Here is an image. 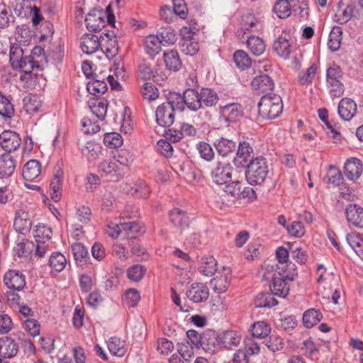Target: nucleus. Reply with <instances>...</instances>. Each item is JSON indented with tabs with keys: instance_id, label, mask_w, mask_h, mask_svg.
I'll list each match as a JSON object with an SVG mask.
<instances>
[{
	"instance_id": "11",
	"label": "nucleus",
	"mask_w": 363,
	"mask_h": 363,
	"mask_svg": "<svg viewBox=\"0 0 363 363\" xmlns=\"http://www.w3.org/2000/svg\"><path fill=\"white\" fill-rule=\"evenodd\" d=\"M187 298L195 303L206 301L209 296L208 288L201 283H193L186 291Z\"/></svg>"
},
{
	"instance_id": "24",
	"label": "nucleus",
	"mask_w": 363,
	"mask_h": 363,
	"mask_svg": "<svg viewBox=\"0 0 363 363\" xmlns=\"http://www.w3.org/2000/svg\"><path fill=\"white\" fill-rule=\"evenodd\" d=\"M18 351V344L9 337L0 338V356L4 358L14 357Z\"/></svg>"
},
{
	"instance_id": "19",
	"label": "nucleus",
	"mask_w": 363,
	"mask_h": 363,
	"mask_svg": "<svg viewBox=\"0 0 363 363\" xmlns=\"http://www.w3.org/2000/svg\"><path fill=\"white\" fill-rule=\"evenodd\" d=\"M357 113V104L352 99L343 98L338 105V113L344 121H350Z\"/></svg>"
},
{
	"instance_id": "20",
	"label": "nucleus",
	"mask_w": 363,
	"mask_h": 363,
	"mask_svg": "<svg viewBox=\"0 0 363 363\" xmlns=\"http://www.w3.org/2000/svg\"><path fill=\"white\" fill-rule=\"evenodd\" d=\"M347 221L358 228H363V208L357 204H349L345 210Z\"/></svg>"
},
{
	"instance_id": "63",
	"label": "nucleus",
	"mask_w": 363,
	"mask_h": 363,
	"mask_svg": "<svg viewBox=\"0 0 363 363\" xmlns=\"http://www.w3.org/2000/svg\"><path fill=\"white\" fill-rule=\"evenodd\" d=\"M343 77V72L340 66L333 65L326 72L327 83L337 82L341 81Z\"/></svg>"
},
{
	"instance_id": "56",
	"label": "nucleus",
	"mask_w": 363,
	"mask_h": 363,
	"mask_svg": "<svg viewBox=\"0 0 363 363\" xmlns=\"http://www.w3.org/2000/svg\"><path fill=\"white\" fill-rule=\"evenodd\" d=\"M72 252L77 262H85L89 258L87 247L81 242H75L72 245Z\"/></svg>"
},
{
	"instance_id": "18",
	"label": "nucleus",
	"mask_w": 363,
	"mask_h": 363,
	"mask_svg": "<svg viewBox=\"0 0 363 363\" xmlns=\"http://www.w3.org/2000/svg\"><path fill=\"white\" fill-rule=\"evenodd\" d=\"M363 166L360 160L352 157L347 160L344 166L345 177L350 180H356L362 174Z\"/></svg>"
},
{
	"instance_id": "2",
	"label": "nucleus",
	"mask_w": 363,
	"mask_h": 363,
	"mask_svg": "<svg viewBox=\"0 0 363 363\" xmlns=\"http://www.w3.org/2000/svg\"><path fill=\"white\" fill-rule=\"evenodd\" d=\"M282 110L281 98L275 94H264L258 104L259 114L263 118H276L280 116Z\"/></svg>"
},
{
	"instance_id": "1",
	"label": "nucleus",
	"mask_w": 363,
	"mask_h": 363,
	"mask_svg": "<svg viewBox=\"0 0 363 363\" xmlns=\"http://www.w3.org/2000/svg\"><path fill=\"white\" fill-rule=\"evenodd\" d=\"M289 267L287 269L280 267L279 271H277L273 275L270 289L276 296H286L289 291V282L294 281L297 276L295 265H289Z\"/></svg>"
},
{
	"instance_id": "36",
	"label": "nucleus",
	"mask_w": 363,
	"mask_h": 363,
	"mask_svg": "<svg viewBox=\"0 0 363 363\" xmlns=\"http://www.w3.org/2000/svg\"><path fill=\"white\" fill-rule=\"evenodd\" d=\"M82 154L89 161H94L99 155L101 151V147L99 144L87 141L81 148Z\"/></svg>"
},
{
	"instance_id": "51",
	"label": "nucleus",
	"mask_w": 363,
	"mask_h": 363,
	"mask_svg": "<svg viewBox=\"0 0 363 363\" xmlns=\"http://www.w3.org/2000/svg\"><path fill=\"white\" fill-rule=\"evenodd\" d=\"M14 112L11 99L0 93V115L4 118H11L14 115Z\"/></svg>"
},
{
	"instance_id": "14",
	"label": "nucleus",
	"mask_w": 363,
	"mask_h": 363,
	"mask_svg": "<svg viewBox=\"0 0 363 363\" xmlns=\"http://www.w3.org/2000/svg\"><path fill=\"white\" fill-rule=\"evenodd\" d=\"M32 222L29 214L22 210L16 212L13 227L16 231L22 235H27L30 233Z\"/></svg>"
},
{
	"instance_id": "10",
	"label": "nucleus",
	"mask_w": 363,
	"mask_h": 363,
	"mask_svg": "<svg viewBox=\"0 0 363 363\" xmlns=\"http://www.w3.org/2000/svg\"><path fill=\"white\" fill-rule=\"evenodd\" d=\"M21 144L19 135L11 130H4L0 135V145L7 152L17 150Z\"/></svg>"
},
{
	"instance_id": "31",
	"label": "nucleus",
	"mask_w": 363,
	"mask_h": 363,
	"mask_svg": "<svg viewBox=\"0 0 363 363\" xmlns=\"http://www.w3.org/2000/svg\"><path fill=\"white\" fill-rule=\"evenodd\" d=\"M213 144L218 153L223 157L228 156L236 148L235 141L223 137L217 139Z\"/></svg>"
},
{
	"instance_id": "3",
	"label": "nucleus",
	"mask_w": 363,
	"mask_h": 363,
	"mask_svg": "<svg viewBox=\"0 0 363 363\" xmlns=\"http://www.w3.org/2000/svg\"><path fill=\"white\" fill-rule=\"evenodd\" d=\"M269 173V165L266 158L256 157L247 164L245 172L246 179L251 185L261 184Z\"/></svg>"
},
{
	"instance_id": "26",
	"label": "nucleus",
	"mask_w": 363,
	"mask_h": 363,
	"mask_svg": "<svg viewBox=\"0 0 363 363\" xmlns=\"http://www.w3.org/2000/svg\"><path fill=\"white\" fill-rule=\"evenodd\" d=\"M224 191L232 196L238 198L250 197V194H254L253 189L250 187H245L242 190L241 183L239 181L233 182L228 184H226Z\"/></svg>"
},
{
	"instance_id": "48",
	"label": "nucleus",
	"mask_w": 363,
	"mask_h": 363,
	"mask_svg": "<svg viewBox=\"0 0 363 363\" xmlns=\"http://www.w3.org/2000/svg\"><path fill=\"white\" fill-rule=\"evenodd\" d=\"M140 300V294L139 291L134 288L127 289L122 296L123 304L128 308L135 307Z\"/></svg>"
},
{
	"instance_id": "52",
	"label": "nucleus",
	"mask_w": 363,
	"mask_h": 363,
	"mask_svg": "<svg viewBox=\"0 0 363 363\" xmlns=\"http://www.w3.org/2000/svg\"><path fill=\"white\" fill-rule=\"evenodd\" d=\"M346 240L350 246L358 255H363V238L357 233H349Z\"/></svg>"
},
{
	"instance_id": "64",
	"label": "nucleus",
	"mask_w": 363,
	"mask_h": 363,
	"mask_svg": "<svg viewBox=\"0 0 363 363\" xmlns=\"http://www.w3.org/2000/svg\"><path fill=\"white\" fill-rule=\"evenodd\" d=\"M33 243L27 239H22L17 242L14 250L18 257L28 256L33 250Z\"/></svg>"
},
{
	"instance_id": "22",
	"label": "nucleus",
	"mask_w": 363,
	"mask_h": 363,
	"mask_svg": "<svg viewBox=\"0 0 363 363\" xmlns=\"http://www.w3.org/2000/svg\"><path fill=\"white\" fill-rule=\"evenodd\" d=\"M16 161L12 155L4 153L0 155V178L11 177L16 169Z\"/></svg>"
},
{
	"instance_id": "54",
	"label": "nucleus",
	"mask_w": 363,
	"mask_h": 363,
	"mask_svg": "<svg viewBox=\"0 0 363 363\" xmlns=\"http://www.w3.org/2000/svg\"><path fill=\"white\" fill-rule=\"evenodd\" d=\"M271 332L269 325L264 321L255 323L252 326V334L257 338H264L269 335Z\"/></svg>"
},
{
	"instance_id": "32",
	"label": "nucleus",
	"mask_w": 363,
	"mask_h": 363,
	"mask_svg": "<svg viewBox=\"0 0 363 363\" xmlns=\"http://www.w3.org/2000/svg\"><path fill=\"white\" fill-rule=\"evenodd\" d=\"M41 166L37 160H30L24 166L23 169V177L25 180L32 181L36 179L40 174Z\"/></svg>"
},
{
	"instance_id": "43",
	"label": "nucleus",
	"mask_w": 363,
	"mask_h": 363,
	"mask_svg": "<svg viewBox=\"0 0 363 363\" xmlns=\"http://www.w3.org/2000/svg\"><path fill=\"white\" fill-rule=\"evenodd\" d=\"M288 0H277L273 11L279 18L284 19L291 16V6Z\"/></svg>"
},
{
	"instance_id": "8",
	"label": "nucleus",
	"mask_w": 363,
	"mask_h": 363,
	"mask_svg": "<svg viewBox=\"0 0 363 363\" xmlns=\"http://www.w3.org/2000/svg\"><path fill=\"white\" fill-rule=\"evenodd\" d=\"M242 340V335L237 330H225L217 335L218 345L226 349L238 347Z\"/></svg>"
},
{
	"instance_id": "50",
	"label": "nucleus",
	"mask_w": 363,
	"mask_h": 363,
	"mask_svg": "<svg viewBox=\"0 0 363 363\" xmlns=\"http://www.w3.org/2000/svg\"><path fill=\"white\" fill-rule=\"evenodd\" d=\"M86 89L90 94L99 96L107 91L108 87L104 80L94 79L87 83Z\"/></svg>"
},
{
	"instance_id": "34",
	"label": "nucleus",
	"mask_w": 363,
	"mask_h": 363,
	"mask_svg": "<svg viewBox=\"0 0 363 363\" xmlns=\"http://www.w3.org/2000/svg\"><path fill=\"white\" fill-rule=\"evenodd\" d=\"M199 272L204 276H212L219 269L217 268V262L213 257H204L201 259Z\"/></svg>"
},
{
	"instance_id": "30",
	"label": "nucleus",
	"mask_w": 363,
	"mask_h": 363,
	"mask_svg": "<svg viewBox=\"0 0 363 363\" xmlns=\"http://www.w3.org/2000/svg\"><path fill=\"white\" fill-rule=\"evenodd\" d=\"M252 149L246 141L239 143L236 157L234 158V164L238 167H242L250 157Z\"/></svg>"
},
{
	"instance_id": "16",
	"label": "nucleus",
	"mask_w": 363,
	"mask_h": 363,
	"mask_svg": "<svg viewBox=\"0 0 363 363\" xmlns=\"http://www.w3.org/2000/svg\"><path fill=\"white\" fill-rule=\"evenodd\" d=\"M261 26L260 22L252 14H246L242 16V26L237 30L236 35L240 38H245V35L247 32H252L257 30Z\"/></svg>"
},
{
	"instance_id": "17",
	"label": "nucleus",
	"mask_w": 363,
	"mask_h": 363,
	"mask_svg": "<svg viewBox=\"0 0 363 363\" xmlns=\"http://www.w3.org/2000/svg\"><path fill=\"white\" fill-rule=\"evenodd\" d=\"M101 47V36L86 33L81 38V48L84 53L91 55L96 52Z\"/></svg>"
},
{
	"instance_id": "13",
	"label": "nucleus",
	"mask_w": 363,
	"mask_h": 363,
	"mask_svg": "<svg viewBox=\"0 0 363 363\" xmlns=\"http://www.w3.org/2000/svg\"><path fill=\"white\" fill-rule=\"evenodd\" d=\"M252 88L257 90L259 93L268 94H273L274 83L273 79L267 74L257 76L251 82Z\"/></svg>"
},
{
	"instance_id": "44",
	"label": "nucleus",
	"mask_w": 363,
	"mask_h": 363,
	"mask_svg": "<svg viewBox=\"0 0 363 363\" xmlns=\"http://www.w3.org/2000/svg\"><path fill=\"white\" fill-rule=\"evenodd\" d=\"M342 30L340 26H333L330 34L328 42V48L332 51H337L340 49L342 41Z\"/></svg>"
},
{
	"instance_id": "7",
	"label": "nucleus",
	"mask_w": 363,
	"mask_h": 363,
	"mask_svg": "<svg viewBox=\"0 0 363 363\" xmlns=\"http://www.w3.org/2000/svg\"><path fill=\"white\" fill-rule=\"evenodd\" d=\"M100 48L108 59H112L118 55L119 46L116 36L113 32L103 33L101 35Z\"/></svg>"
},
{
	"instance_id": "38",
	"label": "nucleus",
	"mask_w": 363,
	"mask_h": 363,
	"mask_svg": "<svg viewBox=\"0 0 363 363\" xmlns=\"http://www.w3.org/2000/svg\"><path fill=\"white\" fill-rule=\"evenodd\" d=\"M247 46L249 50L256 56H259L264 53L266 45L264 40L255 35L247 36Z\"/></svg>"
},
{
	"instance_id": "27",
	"label": "nucleus",
	"mask_w": 363,
	"mask_h": 363,
	"mask_svg": "<svg viewBox=\"0 0 363 363\" xmlns=\"http://www.w3.org/2000/svg\"><path fill=\"white\" fill-rule=\"evenodd\" d=\"M291 44L284 35L279 36L273 43V50L281 57L286 59L291 52Z\"/></svg>"
},
{
	"instance_id": "12",
	"label": "nucleus",
	"mask_w": 363,
	"mask_h": 363,
	"mask_svg": "<svg viewBox=\"0 0 363 363\" xmlns=\"http://www.w3.org/2000/svg\"><path fill=\"white\" fill-rule=\"evenodd\" d=\"M4 282L9 289L14 291L22 290L26 286L25 276L16 270L8 271L4 274Z\"/></svg>"
},
{
	"instance_id": "60",
	"label": "nucleus",
	"mask_w": 363,
	"mask_h": 363,
	"mask_svg": "<svg viewBox=\"0 0 363 363\" xmlns=\"http://www.w3.org/2000/svg\"><path fill=\"white\" fill-rule=\"evenodd\" d=\"M146 268L141 264H134L127 270L128 278L133 281H139L146 273Z\"/></svg>"
},
{
	"instance_id": "41",
	"label": "nucleus",
	"mask_w": 363,
	"mask_h": 363,
	"mask_svg": "<svg viewBox=\"0 0 363 363\" xmlns=\"http://www.w3.org/2000/svg\"><path fill=\"white\" fill-rule=\"evenodd\" d=\"M109 352L118 357H123L126 352L125 342L119 337H111L107 342Z\"/></svg>"
},
{
	"instance_id": "33",
	"label": "nucleus",
	"mask_w": 363,
	"mask_h": 363,
	"mask_svg": "<svg viewBox=\"0 0 363 363\" xmlns=\"http://www.w3.org/2000/svg\"><path fill=\"white\" fill-rule=\"evenodd\" d=\"M34 68L42 69V67L39 62L35 60L34 57L32 55L24 56L22 60L18 62L16 66L13 67L15 69H19L23 72L26 74H30Z\"/></svg>"
},
{
	"instance_id": "55",
	"label": "nucleus",
	"mask_w": 363,
	"mask_h": 363,
	"mask_svg": "<svg viewBox=\"0 0 363 363\" xmlns=\"http://www.w3.org/2000/svg\"><path fill=\"white\" fill-rule=\"evenodd\" d=\"M123 138L118 133H108L104 135V143L106 147L111 149L118 148L123 145Z\"/></svg>"
},
{
	"instance_id": "9",
	"label": "nucleus",
	"mask_w": 363,
	"mask_h": 363,
	"mask_svg": "<svg viewBox=\"0 0 363 363\" xmlns=\"http://www.w3.org/2000/svg\"><path fill=\"white\" fill-rule=\"evenodd\" d=\"M174 111L169 104L164 103L158 106L156 111V121L158 125L162 127H169L173 124L174 121Z\"/></svg>"
},
{
	"instance_id": "40",
	"label": "nucleus",
	"mask_w": 363,
	"mask_h": 363,
	"mask_svg": "<svg viewBox=\"0 0 363 363\" xmlns=\"http://www.w3.org/2000/svg\"><path fill=\"white\" fill-rule=\"evenodd\" d=\"M318 72V66L315 63H313L306 70L298 72L297 80L301 85L311 84Z\"/></svg>"
},
{
	"instance_id": "6",
	"label": "nucleus",
	"mask_w": 363,
	"mask_h": 363,
	"mask_svg": "<svg viewBox=\"0 0 363 363\" xmlns=\"http://www.w3.org/2000/svg\"><path fill=\"white\" fill-rule=\"evenodd\" d=\"M244 108L240 104H228L220 107V118L224 122L233 123L243 116Z\"/></svg>"
},
{
	"instance_id": "5",
	"label": "nucleus",
	"mask_w": 363,
	"mask_h": 363,
	"mask_svg": "<svg viewBox=\"0 0 363 363\" xmlns=\"http://www.w3.org/2000/svg\"><path fill=\"white\" fill-rule=\"evenodd\" d=\"M231 278V269L228 267H223L215 274V277L211 280L213 290L218 294H222L227 291Z\"/></svg>"
},
{
	"instance_id": "39",
	"label": "nucleus",
	"mask_w": 363,
	"mask_h": 363,
	"mask_svg": "<svg viewBox=\"0 0 363 363\" xmlns=\"http://www.w3.org/2000/svg\"><path fill=\"white\" fill-rule=\"evenodd\" d=\"M199 93L201 108L203 104L207 107L216 106L218 101L217 93L210 88H202Z\"/></svg>"
},
{
	"instance_id": "59",
	"label": "nucleus",
	"mask_w": 363,
	"mask_h": 363,
	"mask_svg": "<svg viewBox=\"0 0 363 363\" xmlns=\"http://www.w3.org/2000/svg\"><path fill=\"white\" fill-rule=\"evenodd\" d=\"M116 162L123 167H129L134 160L133 155L127 149H121L114 155Z\"/></svg>"
},
{
	"instance_id": "21",
	"label": "nucleus",
	"mask_w": 363,
	"mask_h": 363,
	"mask_svg": "<svg viewBox=\"0 0 363 363\" xmlns=\"http://www.w3.org/2000/svg\"><path fill=\"white\" fill-rule=\"evenodd\" d=\"M88 106L98 119L103 121L105 118L108 108V101L105 98L90 99Z\"/></svg>"
},
{
	"instance_id": "49",
	"label": "nucleus",
	"mask_w": 363,
	"mask_h": 363,
	"mask_svg": "<svg viewBox=\"0 0 363 363\" xmlns=\"http://www.w3.org/2000/svg\"><path fill=\"white\" fill-rule=\"evenodd\" d=\"M278 301L270 293H260L255 301L257 308H270L277 305Z\"/></svg>"
},
{
	"instance_id": "42",
	"label": "nucleus",
	"mask_w": 363,
	"mask_h": 363,
	"mask_svg": "<svg viewBox=\"0 0 363 363\" xmlns=\"http://www.w3.org/2000/svg\"><path fill=\"white\" fill-rule=\"evenodd\" d=\"M33 234L35 242H40L41 241H50L52 231L50 227L38 223L35 225Z\"/></svg>"
},
{
	"instance_id": "4",
	"label": "nucleus",
	"mask_w": 363,
	"mask_h": 363,
	"mask_svg": "<svg viewBox=\"0 0 363 363\" xmlns=\"http://www.w3.org/2000/svg\"><path fill=\"white\" fill-rule=\"evenodd\" d=\"M233 167L225 162H217L212 169L211 176L213 182L218 185L228 184L232 178Z\"/></svg>"
},
{
	"instance_id": "62",
	"label": "nucleus",
	"mask_w": 363,
	"mask_h": 363,
	"mask_svg": "<svg viewBox=\"0 0 363 363\" xmlns=\"http://www.w3.org/2000/svg\"><path fill=\"white\" fill-rule=\"evenodd\" d=\"M196 149L201 157L206 161H212L214 158V152L212 147L206 142H199L196 145Z\"/></svg>"
},
{
	"instance_id": "29",
	"label": "nucleus",
	"mask_w": 363,
	"mask_h": 363,
	"mask_svg": "<svg viewBox=\"0 0 363 363\" xmlns=\"http://www.w3.org/2000/svg\"><path fill=\"white\" fill-rule=\"evenodd\" d=\"M161 40L159 35H149L144 41L145 52L150 57H155L161 51Z\"/></svg>"
},
{
	"instance_id": "37",
	"label": "nucleus",
	"mask_w": 363,
	"mask_h": 363,
	"mask_svg": "<svg viewBox=\"0 0 363 363\" xmlns=\"http://www.w3.org/2000/svg\"><path fill=\"white\" fill-rule=\"evenodd\" d=\"M23 108L28 114H33L39 111L42 106L40 98L34 94H28L23 99Z\"/></svg>"
},
{
	"instance_id": "45",
	"label": "nucleus",
	"mask_w": 363,
	"mask_h": 363,
	"mask_svg": "<svg viewBox=\"0 0 363 363\" xmlns=\"http://www.w3.org/2000/svg\"><path fill=\"white\" fill-rule=\"evenodd\" d=\"M62 172L57 174L50 182V195L55 202H58L62 196Z\"/></svg>"
},
{
	"instance_id": "15",
	"label": "nucleus",
	"mask_w": 363,
	"mask_h": 363,
	"mask_svg": "<svg viewBox=\"0 0 363 363\" xmlns=\"http://www.w3.org/2000/svg\"><path fill=\"white\" fill-rule=\"evenodd\" d=\"M98 171L101 177H118L123 174V168L111 160L101 161L98 165Z\"/></svg>"
},
{
	"instance_id": "58",
	"label": "nucleus",
	"mask_w": 363,
	"mask_h": 363,
	"mask_svg": "<svg viewBox=\"0 0 363 363\" xmlns=\"http://www.w3.org/2000/svg\"><path fill=\"white\" fill-rule=\"evenodd\" d=\"M157 35H159L163 45H173L177 40L175 32L171 27L162 28Z\"/></svg>"
},
{
	"instance_id": "35",
	"label": "nucleus",
	"mask_w": 363,
	"mask_h": 363,
	"mask_svg": "<svg viewBox=\"0 0 363 363\" xmlns=\"http://www.w3.org/2000/svg\"><path fill=\"white\" fill-rule=\"evenodd\" d=\"M166 67L172 71L177 72L182 67V61L177 50H171L163 54Z\"/></svg>"
},
{
	"instance_id": "28",
	"label": "nucleus",
	"mask_w": 363,
	"mask_h": 363,
	"mask_svg": "<svg viewBox=\"0 0 363 363\" xmlns=\"http://www.w3.org/2000/svg\"><path fill=\"white\" fill-rule=\"evenodd\" d=\"M169 219L171 223L181 231L189 226V217L179 208H175L169 212Z\"/></svg>"
},
{
	"instance_id": "57",
	"label": "nucleus",
	"mask_w": 363,
	"mask_h": 363,
	"mask_svg": "<svg viewBox=\"0 0 363 363\" xmlns=\"http://www.w3.org/2000/svg\"><path fill=\"white\" fill-rule=\"evenodd\" d=\"M165 104H169L174 110L184 111V94L182 95L177 92H170Z\"/></svg>"
},
{
	"instance_id": "46",
	"label": "nucleus",
	"mask_w": 363,
	"mask_h": 363,
	"mask_svg": "<svg viewBox=\"0 0 363 363\" xmlns=\"http://www.w3.org/2000/svg\"><path fill=\"white\" fill-rule=\"evenodd\" d=\"M322 318L323 315L319 311L311 308L304 312L303 315V323L306 328H311L318 324Z\"/></svg>"
},
{
	"instance_id": "53",
	"label": "nucleus",
	"mask_w": 363,
	"mask_h": 363,
	"mask_svg": "<svg viewBox=\"0 0 363 363\" xmlns=\"http://www.w3.org/2000/svg\"><path fill=\"white\" fill-rule=\"evenodd\" d=\"M233 60L236 66L242 69H245L251 66L252 60L250 56L244 50H237L233 55Z\"/></svg>"
},
{
	"instance_id": "25",
	"label": "nucleus",
	"mask_w": 363,
	"mask_h": 363,
	"mask_svg": "<svg viewBox=\"0 0 363 363\" xmlns=\"http://www.w3.org/2000/svg\"><path fill=\"white\" fill-rule=\"evenodd\" d=\"M86 28L91 31H99L105 26L104 18L102 13L94 10L89 12L85 18Z\"/></svg>"
},
{
	"instance_id": "47",
	"label": "nucleus",
	"mask_w": 363,
	"mask_h": 363,
	"mask_svg": "<svg viewBox=\"0 0 363 363\" xmlns=\"http://www.w3.org/2000/svg\"><path fill=\"white\" fill-rule=\"evenodd\" d=\"M67 259L60 252H53L49 259V265L52 271L61 272L66 267Z\"/></svg>"
},
{
	"instance_id": "23",
	"label": "nucleus",
	"mask_w": 363,
	"mask_h": 363,
	"mask_svg": "<svg viewBox=\"0 0 363 363\" xmlns=\"http://www.w3.org/2000/svg\"><path fill=\"white\" fill-rule=\"evenodd\" d=\"M185 106L193 111L201 108V102L198 91L194 89H187L184 91V108Z\"/></svg>"
},
{
	"instance_id": "61",
	"label": "nucleus",
	"mask_w": 363,
	"mask_h": 363,
	"mask_svg": "<svg viewBox=\"0 0 363 363\" xmlns=\"http://www.w3.org/2000/svg\"><path fill=\"white\" fill-rule=\"evenodd\" d=\"M140 93L144 99L150 101L155 100L159 97L157 88L152 83L145 82L140 89Z\"/></svg>"
}]
</instances>
